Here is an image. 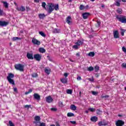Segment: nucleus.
<instances>
[{
  "mask_svg": "<svg viewBox=\"0 0 126 126\" xmlns=\"http://www.w3.org/2000/svg\"><path fill=\"white\" fill-rule=\"evenodd\" d=\"M44 71L45 73H47V74H50V70H49L47 68H45Z\"/></svg>",
  "mask_w": 126,
  "mask_h": 126,
  "instance_id": "obj_38",
  "label": "nucleus"
},
{
  "mask_svg": "<svg viewBox=\"0 0 126 126\" xmlns=\"http://www.w3.org/2000/svg\"><path fill=\"white\" fill-rule=\"evenodd\" d=\"M70 110H72V111H75L76 110L77 107L74 105H71L70 106Z\"/></svg>",
  "mask_w": 126,
  "mask_h": 126,
  "instance_id": "obj_18",
  "label": "nucleus"
},
{
  "mask_svg": "<svg viewBox=\"0 0 126 126\" xmlns=\"http://www.w3.org/2000/svg\"><path fill=\"white\" fill-rule=\"evenodd\" d=\"M89 111H90V112H95V108H89L88 109Z\"/></svg>",
  "mask_w": 126,
  "mask_h": 126,
  "instance_id": "obj_42",
  "label": "nucleus"
},
{
  "mask_svg": "<svg viewBox=\"0 0 126 126\" xmlns=\"http://www.w3.org/2000/svg\"><path fill=\"white\" fill-rule=\"evenodd\" d=\"M85 8V6H84V5L82 4L80 5L79 7L80 10H83V9H84Z\"/></svg>",
  "mask_w": 126,
  "mask_h": 126,
  "instance_id": "obj_37",
  "label": "nucleus"
},
{
  "mask_svg": "<svg viewBox=\"0 0 126 126\" xmlns=\"http://www.w3.org/2000/svg\"><path fill=\"white\" fill-rule=\"evenodd\" d=\"M121 66L123 67V68H126V63H123Z\"/></svg>",
  "mask_w": 126,
  "mask_h": 126,
  "instance_id": "obj_44",
  "label": "nucleus"
},
{
  "mask_svg": "<svg viewBox=\"0 0 126 126\" xmlns=\"http://www.w3.org/2000/svg\"><path fill=\"white\" fill-rule=\"evenodd\" d=\"M46 101L47 103H51L53 102V98L51 96H48L46 97Z\"/></svg>",
  "mask_w": 126,
  "mask_h": 126,
  "instance_id": "obj_13",
  "label": "nucleus"
},
{
  "mask_svg": "<svg viewBox=\"0 0 126 126\" xmlns=\"http://www.w3.org/2000/svg\"><path fill=\"white\" fill-rule=\"evenodd\" d=\"M122 51H123V52L126 53V47H125L124 46L122 47Z\"/></svg>",
  "mask_w": 126,
  "mask_h": 126,
  "instance_id": "obj_45",
  "label": "nucleus"
},
{
  "mask_svg": "<svg viewBox=\"0 0 126 126\" xmlns=\"http://www.w3.org/2000/svg\"><path fill=\"white\" fill-rule=\"evenodd\" d=\"M33 59L37 61V62H40L42 59V56L39 54H34L33 55Z\"/></svg>",
  "mask_w": 126,
  "mask_h": 126,
  "instance_id": "obj_5",
  "label": "nucleus"
},
{
  "mask_svg": "<svg viewBox=\"0 0 126 126\" xmlns=\"http://www.w3.org/2000/svg\"><path fill=\"white\" fill-rule=\"evenodd\" d=\"M116 18L121 23H124L126 24V17L122 15H117L116 16Z\"/></svg>",
  "mask_w": 126,
  "mask_h": 126,
  "instance_id": "obj_2",
  "label": "nucleus"
},
{
  "mask_svg": "<svg viewBox=\"0 0 126 126\" xmlns=\"http://www.w3.org/2000/svg\"><path fill=\"white\" fill-rule=\"evenodd\" d=\"M40 126H46V124L44 123H40Z\"/></svg>",
  "mask_w": 126,
  "mask_h": 126,
  "instance_id": "obj_54",
  "label": "nucleus"
},
{
  "mask_svg": "<svg viewBox=\"0 0 126 126\" xmlns=\"http://www.w3.org/2000/svg\"><path fill=\"white\" fill-rule=\"evenodd\" d=\"M117 12H118V13H119V14H122V12H123V10L121 8H119L117 10Z\"/></svg>",
  "mask_w": 126,
  "mask_h": 126,
  "instance_id": "obj_33",
  "label": "nucleus"
},
{
  "mask_svg": "<svg viewBox=\"0 0 126 126\" xmlns=\"http://www.w3.org/2000/svg\"><path fill=\"white\" fill-rule=\"evenodd\" d=\"M47 58L49 60V61H50V62H52L53 61V59H52V58H50V56H47Z\"/></svg>",
  "mask_w": 126,
  "mask_h": 126,
  "instance_id": "obj_56",
  "label": "nucleus"
},
{
  "mask_svg": "<svg viewBox=\"0 0 126 126\" xmlns=\"http://www.w3.org/2000/svg\"><path fill=\"white\" fill-rule=\"evenodd\" d=\"M76 56L77 57H80V54H79V53H76Z\"/></svg>",
  "mask_w": 126,
  "mask_h": 126,
  "instance_id": "obj_63",
  "label": "nucleus"
},
{
  "mask_svg": "<svg viewBox=\"0 0 126 126\" xmlns=\"http://www.w3.org/2000/svg\"><path fill=\"white\" fill-rule=\"evenodd\" d=\"M32 77H33V78L37 77H38V74H37V73H33L32 74Z\"/></svg>",
  "mask_w": 126,
  "mask_h": 126,
  "instance_id": "obj_32",
  "label": "nucleus"
},
{
  "mask_svg": "<svg viewBox=\"0 0 126 126\" xmlns=\"http://www.w3.org/2000/svg\"><path fill=\"white\" fill-rule=\"evenodd\" d=\"M51 110L53 111V112H56V111H58V109L56 108H51Z\"/></svg>",
  "mask_w": 126,
  "mask_h": 126,
  "instance_id": "obj_47",
  "label": "nucleus"
},
{
  "mask_svg": "<svg viewBox=\"0 0 126 126\" xmlns=\"http://www.w3.org/2000/svg\"><path fill=\"white\" fill-rule=\"evenodd\" d=\"M38 16L40 19H43V18L46 17V15H45V14H39Z\"/></svg>",
  "mask_w": 126,
  "mask_h": 126,
  "instance_id": "obj_25",
  "label": "nucleus"
},
{
  "mask_svg": "<svg viewBox=\"0 0 126 126\" xmlns=\"http://www.w3.org/2000/svg\"><path fill=\"white\" fill-rule=\"evenodd\" d=\"M84 41V40L83 39L78 40V41L76 43V45H77V46H81V45H83Z\"/></svg>",
  "mask_w": 126,
  "mask_h": 126,
  "instance_id": "obj_15",
  "label": "nucleus"
},
{
  "mask_svg": "<svg viewBox=\"0 0 126 126\" xmlns=\"http://www.w3.org/2000/svg\"><path fill=\"white\" fill-rule=\"evenodd\" d=\"M17 9L18 10V11H25V7L23 6L20 7H17Z\"/></svg>",
  "mask_w": 126,
  "mask_h": 126,
  "instance_id": "obj_17",
  "label": "nucleus"
},
{
  "mask_svg": "<svg viewBox=\"0 0 126 126\" xmlns=\"http://www.w3.org/2000/svg\"><path fill=\"white\" fill-rule=\"evenodd\" d=\"M100 69V67L96 65L94 67V70L95 71H98Z\"/></svg>",
  "mask_w": 126,
  "mask_h": 126,
  "instance_id": "obj_41",
  "label": "nucleus"
},
{
  "mask_svg": "<svg viewBox=\"0 0 126 126\" xmlns=\"http://www.w3.org/2000/svg\"><path fill=\"white\" fill-rule=\"evenodd\" d=\"M30 107H31V105H25V108H27L28 109H29Z\"/></svg>",
  "mask_w": 126,
  "mask_h": 126,
  "instance_id": "obj_55",
  "label": "nucleus"
},
{
  "mask_svg": "<svg viewBox=\"0 0 126 126\" xmlns=\"http://www.w3.org/2000/svg\"><path fill=\"white\" fill-rule=\"evenodd\" d=\"M56 126H61V125H60V124H59V122H56Z\"/></svg>",
  "mask_w": 126,
  "mask_h": 126,
  "instance_id": "obj_61",
  "label": "nucleus"
},
{
  "mask_svg": "<svg viewBox=\"0 0 126 126\" xmlns=\"http://www.w3.org/2000/svg\"><path fill=\"white\" fill-rule=\"evenodd\" d=\"M54 9H55L56 10H59V4L56 5L54 4Z\"/></svg>",
  "mask_w": 126,
  "mask_h": 126,
  "instance_id": "obj_30",
  "label": "nucleus"
},
{
  "mask_svg": "<svg viewBox=\"0 0 126 126\" xmlns=\"http://www.w3.org/2000/svg\"><path fill=\"white\" fill-rule=\"evenodd\" d=\"M68 74H69V73H64V76H65V77H67V76H68Z\"/></svg>",
  "mask_w": 126,
  "mask_h": 126,
  "instance_id": "obj_53",
  "label": "nucleus"
},
{
  "mask_svg": "<svg viewBox=\"0 0 126 126\" xmlns=\"http://www.w3.org/2000/svg\"><path fill=\"white\" fill-rule=\"evenodd\" d=\"M2 3H3V5L5 8H8V3L6 1H3Z\"/></svg>",
  "mask_w": 126,
  "mask_h": 126,
  "instance_id": "obj_23",
  "label": "nucleus"
},
{
  "mask_svg": "<svg viewBox=\"0 0 126 126\" xmlns=\"http://www.w3.org/2000/svg\"><path fill=\"white\" fill-rule=\"evenodd\" d=\"M114 4L116 6H121V3H120V2H118V1H115V2L114 3Z\"/></svg>",
  "mask_w": 126,
  "mask_h": 126,
  "instance_id": "obj_34",
  "label": "nucleus"
},
{
  "mask_svg": "<svg viewBox=\"0 0 126 126\" xmlns=\"http://www.w3.org/2000/svg\"><path fill=\"white\" fill-rule=\"evenodd\" d=\"M89 15H90V13H87V12L84 13L82 14L83 18L84 19H87Z\"/></svg>",
  "mask_w": 126,
  "mask_h": 126,
  "instance_id": "obj_11",
  "label": "nucleus"
},
{
  "mask_svg": "<svg viewBox=\"0 0 126 126\" xmlns=\"http://www.w3.org/2000/svg\"><path fill=\"white\" fill-rule=\"evenodd\" d=\"M66 22V23H67V24H69V25H71V24L72 23V19H71V16H68L65 19Z\"/></svg>",
  "mask_w": 126,
  "mask_h": 126,
  "instance_id": "obj_9",
  "label": "nucleus"
},
{
  "mask_svg": "<svg viewBox=\"0 0 126 126\" xmlns=\"http://www.w3.org/2000/svg\"><path fill=\"white\" fill-rule=\"evenodd\" d=\"M88 80H89L91 82H93V81H94V79H93V78H88Z\"/></svg>",
  "mask_w": 126,
  "mask_h": 126,
  "instance_id": "obj_52",
  "label": "nucleus"
},
{
  "mask_svg": "<svg viewBox=\"0 0 126 126\" xmlns=\"http://www.w3.org/2000/svg\"><path fill=\"white\" fill-rule=\"evenodd\" d=\"M24 65L22 64H16L14 65L15 68L17 70H19L20 71H24Z\"/></svg>",
  "mask_w": 126,
  "mask_h": 126,
  "instance_id": "obj_4",
  "label": "nucleus"
},
{
  "mask_svg": "<svg viewBox=\"0 0 126 126\" xmlns=\"http://www.w3.org/2000/svg\"><path fill=\"white\" fill-rule=\"evenodd\" d=\"M34 120L36 122H40V120H41V118H40V116H36L34 117Z\"/></svg>",
  "mask_w": 126,
  "mask_h": 126,
  "instance_id": "obj_26",
  "label": "nucleus"
},
{
  "mask_svg": "<svg viewBox=\"0 0 126 126\" xmlns=\"http://www.w3.org/2000/svg\"><path fill=\"white\" fill-rule=\"evenodd\" d=\"M39 52L42 54H44V53H46V50L43 48H40L39 49Z\"/></svg>",
  "mask_w": 126,
  "mask_h": 126,
  "instance_id": "obj_20",
  "label": "nucleus"
},
{
  "mask_svg": "<svg viewBox=\"0 0 126 126\" xmlns=\"http://www.w3.org/2000/svg\"><path fill=\"white\" fill-rule=\"evenodd\" d=\"M32 42L34 45H37V46H40V45H41V42L35 38L32 39Z\"/></svg>",
  "mask_w": 126,
  "mask_h": 126,
  "instance_id": "obj_6",
  "label": "nucleus"
},
{
  "mask_svg": "<svg viewBox=\"0 0 126 126\" xmlns=\"http://www.w3.org/2000/svg\"><path fill=\"white\" fill-rule=\"evenodd\" d=\"M71 123L73 125H75V124H76V122H75V121H71Z\"/></svg>",
  "mask_w": 126,
  "mask_h": 126,
  "instance_id": "obj_58",
  "label": "nucleus"
},
{
  "mask_svg": "<svg viewBox=\"0 0 126 126\" xmlns=\"http://www.w3.org/2000/svg\"><path fill=\"white\" fill-rule=\"evenodd\" d=\"M27 57L29 60H34V57H33V54L28 53L27 54Z\"/></svg>",
  "mask_w": 126,
  "mask_h": 126,
  "instance_id": "obj_14",
  "label": "nucleus"
},
{
  "mask_svg": "<svg viewBox=\"0 0 126 126\" xmlns=\"http://www.w3.org/2000/svg\"><path fill=\"white\" fill-rule=\"evenodd\" d=\"M14 78V74L13 73H10L8 74V76H7V79L10 84H12V85H14V80L12 79V78Z\"/></svg>",
  "mask_w": 126,
  "mask_h": 126,
  "instance_id": "obj_3",
  "label": "nucleus"
},
{
  "mask_svg": "<svg viewBox=\"0 0 126 126\" xmlns=\"http://www.w3.org/2000/svg\"><path fill=\"white\" fill-rule=\"evenodd\" d=\"M35 125H37V124H39V121H35L33 122Z\"/></svg>",
  "mask_w": 126,
  "mask_h": 126,
  "instance_id": "obj_60",
  "label": "nucleus"
},
{
  "mask_svg": "<svg viewBox=\"0 0 126 126\" xmlns=\"http://www.w3.org/2000/svg\"><path fill=\"white\" fill-rule=\"evenodd\" d=\"M91 122H94V123H96L97 121H98V117L96 116H93L91 118Z\"/></svg>",
  "mask_w": 126,
  "mask_h": 126,
  "instance_id": "obj_16",
  "label": "nucleus"
},
{
  "mask_svg": "<svg viewBox=\"0 0 126 126\" xmlns=\"http://www.w3.org/2000/svg\"><path fill=\"white\" fill-rule=\"evenodd\" d=\"M96 24L95 25L96 27H100V25H101V22L99 21H96Z\"/></svg>",
  "mask_w": 126,
  "mask_h": 126,
  "instance_id": "obj_35",
  "label": "nucleus"
},
{
  "mask_svg": "<svg viewBox=\"0 0 126 126\" xmlns=\"http://www.w3.org/2000/svg\"><path fill=\"white\" fill-rule=\"evenodd\" d=\"M98 126H107V124L104 123V122H103L102 121H100L98 123Z\"/></svg>",
  "mask_w": 126,
  "mask_h": 126,
  "instance_id": "obj_22",
  "label": "nucleus"
},
{
  "mask_svg": "<svg viewBox=\"0 0 126 126\" xmlns=\"http://www.w3.org/2000/svg\"><path fill=\"white\" fill-rule=\"evenodd\" d=\"M115 125L116 126H124L125 125V122L118 120L116 122Z\"/></svg>",
  "mask_w": 126,
  "mask_h": 126,
  "instance_id": "obj_7",
  "label": "nucleus"
},
{
  "mask_svg": "<svg viewBox=\"0 0 126 126\" xmlns=\"http://www.w3.org/2000/svg\"><path fill=\"white\" fill-rule=\"evenodd\" d=\"M67 117H74V114L71 113V112H69L67 114Z\"/></svg>",
  "mask_w": 126,
  "mask_h": 126,
  "instance_id": "obj_29",
  "label": "nucleus"
},
{
  "mask_svg": "<svg viewBox=\"0 0 126 126\" xmlns=\"http://www.w3.org/2000/svg\"><path fill=\"white\" fill-rule=\"evenodd\" d=\"M46 10L48 12L49 14H51L53 11H54V3H48L46 5Z\"/></svg>",
  "mask_w": 126,
  "mask_h": 126,
  "instance_id": "obj_1",
  "label": "nucleus"
},
{
  "mask_svg": "<svg viewBox=\"0 0 126 126\" xmlns=\"http://www.w3.org/2000/svg\"><path fill=\"white\" fill-rule=\"evenodd\" d=\"M9 125L10 126H15L11 121H9Z\"/></svg>",
  "mask_w": 126,
  "mask_h": 126,
  "instance_id": "obj_43",
  "label": "nucleus"
},
{
  "mask_svg": "<svg viewBox=\"0 0 126 126\" xmlns=\"http://www.w3.org/2000/svg\"><path fill=\"white\" fill-rule=\"evenodd\" d=\"M113 36L115 39H119L120 38V33L118 31H113Z\"/></svg>",
  "mask_w": 126,
  "mask_h": 126,
  "instance_id": "obj_8",
  "label": "nucleus"
},
{
  "mask_svg": "<svg viewBox=\"0 0 126 126\" xmlns=\"http://www.w3.org/2000/svg\"><path fill=\"white\" fill-rule=\"evenodd\" d=\"M92 93L93 95H97V94H98V93L97 92H94V91H92Z\"/></svg>",
  "mask_w": 126,
  "mask_h": 126,
  "instance_id": "obj_48",
  "label": "nucleus"
},
{
  "mask_svg": "<svg viewBox=\"0 0 126 126\" xmlns=\"http://www.w3.org/2000/svg\"><path fill=\"white\" fill-rule=\"evenodd\" d=\"M33 97L36 100H37V101H40V99H41V96H40L38 94H33Z\"/></svg>",
  "mask_w": 126,
  "mask_h": 126,
  "instance_id": "obj_12",
  "label": "nucleus"
},
{
  "mask_svg": "<svg viewBox=\"0 0 126 126\" xmlns=\"http://www.w3.org/2000/svg\"><path fill=\"white\" fill-rule=\"evenodd\" d=\"M42 6L43 7V8H44V9H47V7H46V6L47 5V4L46 3V2H42Z\"/></svg>",
  "mask_w": 126,
  "mask_h": 126,
  "instance_id": "obj_27",
  "label": "nucleus"
},
{
  "mask_svg": "<svg viewBox=\"0 0 126 126\" xmlns=\"http://www.w3.org/2000/svg\"><path fill=\"white\" fill-rule=\"evenodd\" d=\"M73 48L76 50H77V49H78V45H77V44L73 45Z\"/></svg>",
  "mask_w": 126,
  "mask_h": 126,
  "instance_id": "obj_49",
  "label": "nucleus"
},
{
  "mask_svg": "<svg viewBox=\"0 0 126 126\" xmlns=\"http://www.w3.org/2000/svg\"><path fill=\"white\" fill-rule=\"evenodd\" d=\"M121 33L122 36H125V32H126V30L121 29Z\"/></svg>",
  "mask_w": 126,
  "mask_h": 126,
  "instance_id": "obj_31",
  "label": "nucleus"
},
{
  "mask_svg": "<svg viewBox=\"0 0 126 126\" xmlns=\"http://www.w3.org/2000/svg\"><path fill=\"white\" fill-rule=\"evenodd\" d=\"M77 80H81V77L78 76L77 78Z\"/></svg>",
  "mask_w": 126,
  "mask_h": 126,
  "instance_id": "obj_59",
  "label": "nucleus"
},
{
  "mask_svg": "<svg viewBox=\"0 0 126 126\" xmlns=\"http://www.w3.org/2000/svg\"><path fill=\"white\" fill-rule=\"evenodd\" d=\"M14 92H17V88H14Z\"/></svg>",
  "mask_w": 126,
  "mask_h": 126,
  "instance_id": "obj_62",
  "label": "nucleus"
},
{
  "mask_svg": "<svg viewBox=\"0 0 126 126\" xmlns=\"http://www.w3.org/2000/svg\"><path fill=\"white\" fill-rule=\"evenodd\" d=\"M61 81L62 83H67V79L66 78L61 79Z\"/></svg>",
  "mask_w": 126,
  "mask_h": 126,
  "instance_id": "obj_21",
  "label": "nucleus"
},
{
  "mask_svg": "<svg viewBox=\"0 0 126 126\" xmlns=\"http://www.w3.org/2000/svg\"><path fill=\"white\" fill-rule=\"evenodd\" d=\"M30 93H29V92H26L25 93V95H28V94H29Z\"/></svg>",
  "mask_w": 126,
  "mask_h": 126,
  "instance_id": "obj_64",
  "label": "nucleus"
},
{
  "mask_svg": "<svg viewBox=\"0 0 126 126\" xmlns=\"http://www.w3.org/2000/svg\"><path fill=\"white\" fill-rule=\"evenodd\" d=\"M19 39V37H14L12 38L13 41H16V40H18Z\"/></svg>",
  "mask_w": 126,
  "mask_h": 126,
  "instance_id": "obj_46",
  "label": "nucleus"
},
{
  "mask_svg": "<svg viewBox=\"0 0 126 126\" xmlns=\"http://www.w3.org/2000/svg\"><path fill=\"white\" fill-rule=\"evenodd\" d=\"M101 98H102V99L104 98H109V95H101Z\"/></svg>",
  "mask_w": 126,
  "mask_h": 126,
  "instance_id": "obj_51",
  "label": "nucleus"
},
{
  "mask_svg": "<svg viewBox=\"0 0 126 126\" xmlns=\"http://www.w3.org/2000/svg\"><path fill=\"white\" fill-rule=\"evenodd\" d=\"M39 33L40 34V35H41V36H42V37H46V34H45V33H44V32H39Z\"/></svg>",
  "mask_w": 126,
  "mask_h": 126,
  "instance_id": "obj_36",
  "label": "nucleus"
},
{
  "mask_svg": "<svg viewBox=\"0 0 126 126\" xmlns=\"http://www.w3.org/2000/svg\"><path fill=\"white\" fill-rule=\"evenodd\" d=\"M3 12V11L0 9V15H2V13Z\"/></svg>",
  "mask_w": 126,
  "mask_h": 126,
  "instance_id": "obj_57",
  "label": "nucleus"
},
{
  "mask_svg": "<svg viewBox=\"0 0 126 126\" xmlns=\"http://www.w3.org/2000/svg\"><path fill=\"white\" fill-rule=\"evenodd\" d=\"M52 32H53V33H60V32H61V30L57 29H54L53 30Z\"/></svg>",
  "mask_w": 126,
  "mask_h": 126,
  "instance_id": "obj_19",
  "label": "nucleus"
},
{
  "mask_svg": "<svg viewBox=\"0 0 126 126\" xmlns=\"http://www.w3.org/2000/svg\"><path fill=\"white\" fill-rule=\"evenodd\" d=\"M66 93L67 94H72V90L68 89L66 91Z\"/></svg>",
  "mask_w": 126,
  "mask_h": 126,
  "instance_id": "obj_39",
  "label": "nucleus"
},
{
  "mask_svg": "<svg viewBox=\"0 0 126 126\" xmlns=\"http://www.w3.org/2000/svg\"><path fill=\"white\" fill-rule=\"evenodd\" d=\"M87 70L88 71H93L94 70V67L93 66L88 67Z\"/></svg>",
  "mask_w": 126,
  "mask_h": 126,
  "instance_id": "obj_28",
  "label": "nucleus"
},
{
  "mask_svg": "<svg viewBox=\"0 0 126 126\" xmlns=\"http://www.w3.org/2000/svg\"><path fill=\"white\" fill-rule=\"evenodd\" d=\"M88 56H89V57H93L95 56V53H94V52H91L88 54Z\"/></svg>",
  "mask_w": 126,
  "mask_h": 126,
  "instance_id": "obj_24",
  "label": "nucleus"
},
{
  "mask_svg": "<svg viewBox=\"0 0 126 126\" xmlns=\"http://www.w3.org/2000/svg\"><path fill=\"white\" fill-rule=\"evenodd\" d=\"M8 22L6 21H0V26L1 27H4L8 25Z\"/></svg>",
  "mask_w": 126,
  "mask_h": 126,
  "instance_id": "obj_10",
  "label": "nucleus"
},
{
  "mask_svg": "<svg viewBox=\"0 0 126 126\" xmlns=\"http://www.w3.org/2000/svg\"><path fill=\"white\" fill-rule=\"evenodd\" d=\"M101 113H102V111H101L100 109L96 110L97 115H101Z\"/></svg>",
  "mask_w": 126,
  "mask_h": 126,
  "instance_id": "obj_40",
  "label": "nucleus"
},
{
  "mask_svg": "<svg viewBox=\"0 0 126 126\" xmlns=\"http://www.w3.org/2000/svg\"><path fill=\"white\" fill-rule=\"evenodd\" d=\"M59 105H60L61 107H63V102L60 101V102H59Z\"/></svg>",
  "mask_w": 126,
  "mask_h": 126,
  "instance_id": "obj_50",
  "label": "nucleus"
}]
</instances>
